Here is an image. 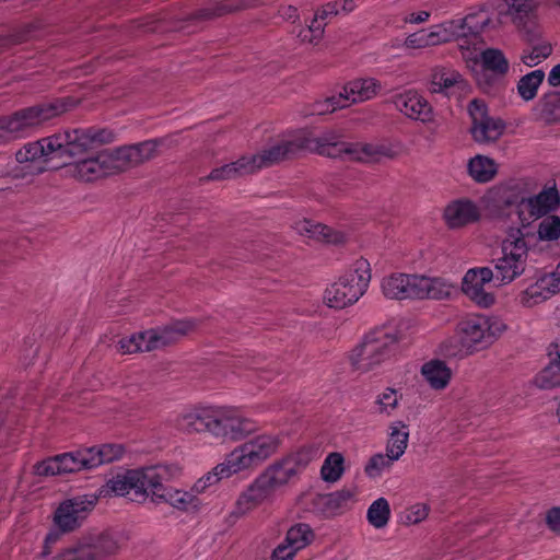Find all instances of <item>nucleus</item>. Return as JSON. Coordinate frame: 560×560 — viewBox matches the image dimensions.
I'll return each mask as SVG.
<instances>
[{
	"instance_id": "nucleus-39",
	"label": "nucleus",
	"mask_w": 560,
	"mask_h": 560,
	"mask_svg": "<svg viewBox=\"0 0 560 560\" xmlns=\"http://www.w3.org/2000/svg\"><path fill=\"white\" fill-rule=\"evenodd\" d=\"M468 173L476 182L487 183L493 178L497 168L493 160L477 155L469 160Z\"/></svg>"
},
{
	"instance_id": "nucleus-1",
	"label": "nucleus",
	"mask_w": 560,
	"mask_h": 560,
	"mask_svg": "<svg viewBox=\"0 0 560 560\" xmlns=\"http://www.w3.org/2000/svg\"><path fill=\"white\" fill-rule=\"evenodd\" d=\"M179 474L180 468L177 465L159 464L118 474L106 486L116 495L127 497L133 502L142 503L150 498L156 504L168 503L180 512H197L201 506L198 494L218 480L202 478L189 491L165 486Z\"/></svg>"
},
{
	"instance_id": "nucleus-60",
	"label": "nucleus",
	"mask_w": 560,
	"mask_h": 560,
	"mask_svg": "<svg viewBox=\"0 0 560 560\" xmlns=\"http://www.w3.org/2000/svg\"><path fill=\"white\" fill-rule=\"evenodd\" d=\"M547 81L552 88L560 86V63L552 67L548 74Z\"/></svg>"
},
{
	"instance_id": "nucleus-12",
	"label": "nucleus",
	"mask_w": 560,
	"mask_h": 560,
	"mask_svg": "<svg viewBox=\"0 0 560 560\" xmlns=\"http://www.w3.org/2000/svg\"><path fill=\"white\" fill-rule=\"evenodd\" d=\"M327 154L332 158H341L348 161L363 163L377 162L382 158H394L396 151L386 142L377 143H334L327 148Z\"/></svg>"
},
{
	"instance_id": "nucleus-27",
	"label": "nucleus",
	"mask_w": 560,
	"mask_h": 560,
	"mask_svg": "<svg viewBox=\"0 0 560 560\" xmlns=\"http://www.w3.org/2000/svg\"><path fill=\"white\" fill-rule=\"evenodd\" d=\"M479 217L480 213L475 202L466 199L453 201L444 211L446 223L452 229L474 223Z\"/></svg>"
},
{
	"instance_id": "nucleus-59",
	"label": "nucleus",
	"mask_w": 560,
	"mask_h": 560,
	"mask_svg": "<svg viewBox=\"0 0 560 560\" xmlns=\"http://www.w3.org/2000/svg\"><path fill=\"white\" fill-rule=\"evenodd\" d=\"M324 27L325 23L324 20H322L317 14H315V18L311 22V24L307 26V28L312 30L313 32V38H317L318 40L322 39L324 34Z\"/></svg>"
},
{
	"instance_id": "nucleus-17",
	"label": "nucleus",
	"mask_w": 560,
	"mask_h": 560,
	"mask_svg": "<svg viewBox=\"0 0 560 560\" xmlns=\"http://www.w3.org/2000/svg\"><path fill=\"white\" fill-rule=\"evenodd\" d=\"M493 277V270L489 267L469 269L463 278V292L477 305L489 307L494 303V295L485 291V284Z\"/></svg>"
},
{
	"instance_id": "nucleus-18",
	"label": "nucleus",
	"mask_w": 560,
	"mask_h": 560,
	"mask_svg": "<svg viewBox=\"0 0 560 560\" xmlns=\"http://www.w3.org/2000/svg\"><path fill=\"white\" fill-rule=\"evenodd\" d=\"M306 143L302 139L280 140L269 148L261 150L258 154L248 156L256 172L264 167L272 166L281 161L293 158L299 151L303 150Z\"/></svg>"
},
{
	"instance_id": "nucleus-16",
	"label": "nucleus",
	"mask_w": 560,
	"mask_h": 560,
	"mask_svg": "<svg viewBox=\"0 0 560 560\" xmlns=\"http://www.w3.org/2000/svg\"><path fill=\"white\" fill-rule=\"evenodd\" d=\"M559 201V192L556 187L542 189L538 195L529 198H522L516 203L522 224L529 225L530 222L545 217L558 206Z\"/></svg>"
},
{
	"instance_id": "nucleus-25",
	"label": "nucleus",
	"mask_w": 560,
	"mask_h": 560,
	"mask_svg": "<svg viewBox=\"0 0 560 560\" xmlns=\"http://www.w3.org/2000/svg\"><path fill=\"white\" fill-rule=\"evenodd\" d=\"M534 0H505L498 1V12L500 16H511L517 27L530 31L534 24Z\"/></svg>"
},
{
	"instance_id": "nucleus-35",
	"label": "nucleus",
	"mask_w": 560,
	"mask_h": 560,
	"mask_svg": "<svg viewBox=\"0 0 560 560\" xmlns=\"http://www.w3.org/2000/svg\"><path fill=\"white\" fill-rule=\"evenodd\" d=\"M537 118L547 125L560 122V91L545 93L536 104Z\"/></svg>"
},
{
	"instance_id": "nucleus-48",
	"label": "nucleus",
	"mask_w": 560,
	"mask_h": 560,
	"mask_svg": "<svg viewBox=\"0 0 560 560\" xmlns=\"http://www.w3.org/2000/svg\"><path fill=\"white\" fill-rule=\"evenodd\" d=\"M395 460L397 459L392 458V455L387 452L386 454H375L366 463L364 471L370 478H377L385 469H388Z\"/></svg>"
},
{
	"instance_id": "nucleus-58",
	"label": "nucleus",
	"mask_w": 560,
	"mask_h": 560,
	"mask_svg": "<svg viewBox=\"0 0 560 560\" xmlns=\"http://www.w3.org/2000/svg\"><path fill=\"white\" fill-rule=\"evenodd\" d=\"M339 1L328 2L322 7L320 10L316 12V14L322 19L325 20L326 18L330 15H336L339 13Z\"/></svg>"
},
{
	"instance_id": "nucleus-11",
	"label": "nucleus",
	"mask_w": 560,
	"mask_h": 560,
	"mask_svg": "<svg viewBox=\"0 0 560 560\" xmlns=\"http://www.w3.org/2000/svg\"><path fill=\"white\" fill-rule=\"evenodd\" d=\"M499 326L483 315H469L457 324V334L462 346L469 351H478L490 346Z\"/></svg>"
},
{
	"instance_id": "nucleus-56",
	"label": "nucleus",
	"mask_w": 560,
	"mask_h": 560,
	"mask_svg": "<svg viewBox=\"0 0 560 560\" xmlns=\"http://www.w3.org/2000/svg\"><path fill=\"white\" fill-rule=\"evenodd\" d=\"M296 551L282 541L272 552V560H292Z\"/></svg>"
},
{
	"instance_id": "nucleus-19",
	"label": "nucleus",
	"mask_w": 560,
	"mask_h": 560,
	"mask_svg": "<svg viewBox=\"0 0 560 560\" xmlns=\"http://www.w3.org/2000/svg\"><path fill=\"white\" fill-rule=\"evenodd\" d=\"M107 158V150L98 152L95 156H90L75 161L67 166V172L78 180L94 182L112 175Z\"/></svg>"
},
{
	"instance_id": "nucleus-2",
	"label": "nucleus",
	"mask_w": 560,
	"mask_h": 560,
	"mask_svg": "<svg viewBox=\"0 0 560 560\" xmlns=\"http://www.w3.org/2000/svg\"><path fill=\"white\" fill-rule=\"evenodd\" d=\"M312 460V452L300 450L270 464L241 493L235 514L243 516L259 505L270 502L278 489L287 486Z\"/></svg>"
},
{
	"instance_id": "nucleus-21",
	"label": "nucleus",
	"mask_w": 560,
	"mask_h": 560,
	"mask_svg": "<svg viewBox=\"0 0 560 560\" xmlns=\"http://www.w3.org/2000/svg\"><path fill=\"white\" fill-rule=\"evenodd\" d=\"M459 38L477 37L486 28H494L503 21L500 13H491L488 8L469 13L462 20H453Z\"/></svg>"
},
{
	"instance_id": "nucleus-44",
	"label": "nucleus",
	"mask_w": 560,
	"mask_h": 560,
	"mask_svg": "<svg viewBox=\"0 0 560 560\" xmlns=\"http://www.w3.org/2000/svg\"><path fill=\"white\" fill-rule=\"evenodd\" d=\"M313 537L312 530L306 524H296L292 526L285 535L284 542L296 552L305 548Z\"/></svg>"
},
{
	"instance_id": "nucleus-14",
	"label": "nucleus",
	"mask_w": 560,
	"mask_h": 560,
	"mask_svg": "<svg viewBox=\"0 0 560 560\" xmlns=\"http://www.w3.org/2000/svg\"><path fill=\"white\" fill-rule=\"evenodd\" d=\"M160 143L161 140L152 139L136 144L120 147L114 151H107V158L110 160L109 168L112 175L125 172L128 168L135 167L152 159Z\"/></svg>"
},
{
	"instance_id": "nucleus-61",
	"label": "nucleus",
	"mask_w": 560,
	"mask_h": 560,
	"mask_svg": "<svg viewBox=\"0 0 560 560\" xmlns=\"http://www.w3.org/2000/svg\"><path fill=\"white\" fill-rule=\"evenodd\" d=\"M281 16L285 20L294 22L298 18V9L295 7L289 5L281 9Z\"/></svg>"
},
{
	"instance_id": "nucleus-23",
	"label": "nucleus",
	"mask_w": 560,
	"mask_h": 560,
	"mask_svg": "<svg viewBox=\"0 0 560 560\" xmlns=\"http://www.w3.org/2000/svg\"><path fill=\"white\" fill-rule=\"evenodd\" d=\"M469 85L464 77L454 69H435L431 77L430 91L432 93H443L446 96L463 95L467 93Z\"/></svg>"
},
{
	"instance_id": "nucleus-54",
	"label": "nucleus",
	"mask_w": 560,
	"mask_h": 560,
	"mask_svg": "<svg viewBox=\"0 0 560 560\" xmlns=\"http://www.w3.org/2000/svg\"><path fill=\"white\" fill-rule=\"evenodd\" d=\"M354 492L351 489H341L328 494V504L334 508L345 506L352 498Z\"/></svg>"
},
{
	"instance_id": "nucleus-10",
	"label": "nucleus",
	"mask_w": 560,
	"mask_h": 560,
	"mask_svg": "<svg viewBox=\"0 0 560 560\" xmlns=\"http://www.w3.org/2000/svg\"><path fill=\"white\" fill-rule=\"evenodd\" d=\"M93 506V501L82 498L66 500L59 504L54 513L56 530H50L45 538V548L59 539V534L71 533L79 528L88 517Z\"/></svg>"
},
{
	"instance_id": "nucleus-9",
	"label": "nucleus",
	"mask_w": 560,
	"mask_h": 560,
	"mask_svg": "<svg viewBox=\"0 0 560 560\" xmlns=\"http://www.w3.org/2000/svg\"><path fill=\"white\" fill-rule=\"evenodd\" d=\"M528 247L523 236L509 237L502 243V256L493 260L494 280L510 283L525 272Z\"/></svg>"
},
{
	"instance_id": "nucleus-24",
	"label": "nucleus",
	"mask_w": 560,
	"mask_h": 560,
	"mask_svg": "<svg viewBox=\"0 0 560 560\" xmlns=\"http://www.w3.org/2000/svg\"><path fill=\"white\" fill-rule=\"evenodd\" d=\"M417 275L393 273L382 281V291L387 299H416Z\"/></svg>"
},
{
	"instance_id": "nucleus-36",
	"label": "nucleus",
	"mask_w": 560,
	"mask_h": 560,
	"mask_svg": "<svg viewBox=\"0 0 560 560\" xmlns=\"http://www.w3.org/2000/svg\"><path fill=\"white\" fill-rule=\"evenodd\" d=\"M254 173L249 158L244 155L237 161L213 168L207 180H228Z\"/></svg>"
},
{
	"instance_id": "nucleus-43",
	"label": "nucleus",
	"mask_w": 560,
	"mask_h": 560,
	"mask_svg": "<svg viewBox=\"0 0 560 560\" xmlns=\"http://www.w3.org/2000/svg\"><path fill=\"white\" fill-rule=\"evenodd\" d=\"M390 516V508L385 498H378L368 509L366 517L375 528H383L387 525Z\"/></svg>"
},
{
	"instance_id": "nucleus-31",
	"label": "nucleus",
	"mask_w": 560,
	"mask_h": 560,
	"mask_svg": "<svg viewBox=\"0 0 560 560\" xmlns=\"http://www.w3.org/2000/svg\"><path fill=\"white\" fill-rule=\"evenodd\" d=\"M453 287L441 278L417 276L416 299L443 300L450 296Z\"/></svg>"
},
{
	"instance_id": "nucleus-37",
	"label": "nucleus",
	"mask_w": 560,
	"mask_h": 560,
	"mask_svg": "<svg viewBox=\"0 0 560 560\" xmlns=\"http://www.w3.org/2000/svg\"><path fill=\"white\" fill-rule=\"evenodd\" d=\"M89 460L91 469L103 464L112 463L120 459L124 447L119 444H103L101 446L88 447Z\"/></svg>"
},
{
	"instance_id": "nucleus-57",
	"label": "nucleus",
	"mask_w": 560,
	"mask_h": 560,
	"mask_svg": "<svg viewBox=\"0 0 560 560\" xmlns=\"http://www.w3.org/2000/svg\"><path fill=\"white\" fill-rule=\"evenodd\" d=\"M546 521L551 530L560 534V508L549 510Z\"/></svg>"
},
{
	"instance_id": "nucleus-52",
	"label": "nucleus",
	"mask_w": 560,
	"mask_h": 560,
	"mask_svg": "<svg viewBox=\"0 0 560 560\" xmlns=\"http://www.w3.org/2000/svg\"><path fill=\"white\" fill-rule=\"evenodd\" d=\"M35 472L38 476L62 475L61 465L58 456L47 458L35 465Z\"/></svg>"
},
{
	"instance_id": "nucleus-63",
	"label": "nucleus",
	"mask_w": 560,
	"mask_h": 560,
	"mask_svg": "<svg viewBox=\"0 0 560 560\" xmlns=\"http://www.w3.org/2000/svg\"><path fill=\"white\" fill-rule=\"evenodd\" d=\"M429 16H430L429 12H427V11H420V12H418V13H411V14L408 16L407 21H408L409 23H417V24H418V23H423V22H425V21L429 19Z\"/></svg>"
},
{
	"instance_id": "nucleus-41",
	"label": "nucleus",
	"mask_w": 560,
	"mask_h": 560,
	"mask_svg": "<svg viewBox=\"0 0 560 560\" xmlns=\"http://www.w3.org/2000/svg\"><path fill=\"white\" fill-rule=\"evenodd\" d=\"M63 474L91 469L88 448L57 455Z\"/></svg>"
},
{
	"instance_id": "nucleus-20",
	"label": "nucleus",
	"mask_w": 560,
	"mask_h": 560,
	"mask_svg": "<svg viewBox=\"0 0 560 560\" xmlns=\"http://www.w3.org/2000/svg\"><path fill=\"white\" fill-rule=\"evenodd\" d=\"M560 292V277L553 270L539 277L518 295V301L524 307L538 305Z\"/></svg>"
},
{
	"instance_id": "nucleus-28",
	"label": "nucleus",
	"mask_w": 560,
	"mask_h": 560,
	"mask_svg": "<svg viewBox=\"0 0 560 560\" xmlns=\"http://www.w3.org/2000/svg\"><path fill=\"white\" fill-rule=\"evenodd\" d=\"M214 409L195 410L182 415L177 420V427L185 433L208 432L212 435Z\"/></svg>"
},
{
	"instance_id": "nucleus-26",
	"label": "nucleus",
	"mask_w": 560,
	"mask_h": 560,
	"mask_svg": "<svg viewBox=\"0 0 560 560\" xmlns=\"http://www.w3.org/2000/svg\"><path fill=\"white\" fill-rule=\"evenodd\" d=\"M259 0H209L198 11L186 15L184 19L206 20L255 5Z\"/></svg>"
},
{
	"instance_id": "nucleus-15",
	"label": "nucleus",
	"mask_w": 560,
	"mask_h": 560,
	"mask_svg": "<svg viewBox=\"0 0 560 560\" xmlns=\"http://www.w3.org/2000/svg\"><path fill=\"white\" fill-rule=\"evenodd\" d=\"M212 436L223 440L238 441L255 430L252 421L243 417L236 409H214Z\"/></svg>"
},
{
	"instance_id": "nucleus-64",
	"label": "nucleus",
	"mask_w": 560,
	"mask_h": 560,
	"mask_svg": "<svg viewBox=\"0 0 560 560\" xmlns=\"http://www.w3.org/2000/svg\"><path fill=\"white\" fill-rule=\"evenodd\" d=\"M412 514L415 515L412 522H415V523L420 522L427 517L428 509L425 505L416 506L415 510L412 511Z\"/></svg>"
},
{
	"instance_id": "nucleus-34",
	"label": "nucleus",
	"mask_w": 560,
	"mask_h": 560,
	"mask_svg": "<svg viewBox=\"0 0 560 560\" xmlns=\"http://www.w3.org/2000/svg\"><path fill=\"white\" fill-rule=\"evenodd\" d=\"M421 373L430 387L436 390L444 389L452 377V371L447 364L438 359L424 363Z\"/></svg>"
},
{
	"instance_id": "nucleus-29",
	"label": "nucleus",
	"mask_w": 560,
	"mask_h": 560,
	"mask_svg": "<svg viewBox=\"0 0 560 560\" xmlns=\"http://www.w3.org/2000/svg\"><path fill=\"white\" fill-rule=\"evenodd\" d=\"M40 159L45 161L57 159L54 142L50 143V136L28 142L15 153V161L20 164Z\"/></svg>"
},
{
	"instance_id": "nucleus-38",
	"label": "nucleus",
	"mask_w": 560,
	"mask_h": 560,
	"mask_svg": "<svg viewBox=\"0 0 560 560\" xmlns=\"http://www.w3.org/2000/svg\"><path fill=\"white\" fill-rule=\"evenodd\" d=\"M408 439L409 431L405 423L397 421L390 425V433L386 446V452L392 455V458H400L407 448Z\"/></svg>"
},
{
	"instance_id": "nucleus-32",
	"label": "nucleus",
	"mask_w": 560,
	"mask_h": 560,
	"mask_svg": "<svg viewBox=\"0 0 560 560\" xmlns=\"http://www.w3.org/2000/svg\"><path fill=\"white\" fill-rule=\"evenodd\" d=\"M39 25L37 23L24 24L0 34V55L11 50L14 46L38 37Z\"/></svg>"
},
{
	"instance_id": "nucleus-62",
	"label": "nucleus",
	"mask_w": 560,
	"mask_h": 560,
	"mask_svg": "<svg viewBox=\"0 0 560 560\" xmlns=\"http://www.w3.org/2000/svg\"><path fill=\"white\" fill-rule=\"evenodd\" d=\"M313 32L310 28H303L299 33V38L303 43H311V44H317L319 40L317 38H313Z\"/></svg>"
},
{
	"instance_id": "nucleus-33",
	"label": "nucleus",
	"mask_w": 560,
	"mask_h": 560,
	"mask_svg": "<svg viewBox=\"0 0 560 560\" xmlns=\"http://www.w3.org/2000/svg\"><path fill=\"white\" fill-rule=\"evenodd\" d=\"M380 84L376 80L357 79L349 82L345 88L343 96H347L348 106L352 103L364 102L376 95Z\"/></svg>"
},
{
	"instance_id": "nucleus-42",
	"label": "nucleus",
	"mask_w": 560,
	"mask_h": 560,
	"mask_svg": "<svg viewBox=\"0 0 560 560\" xmlns=\"http://www.w3.org/2000/svg\"><path fill=\"white\" fill-rule=\"evenodd\" d=\"M427 36L430 46L459 39L454 21H446L433 26L430 32H427Z\"/></svg>"
},
{
	"instance_id": "nucleus-6",
	"label": "nucleus",
	"mask_w": 560,
	"mask_h": 560,
	"mask_svg": "<svg viewBox=\"0 0 560 560\" xmlns=\"http://www.w3.org/2000/svg\"><path fill=\"white\" fill-rule=\"evenodd\" d=\"M370 281V262L360 258L338 281L325 290L324 299L329 307L343 308L355 303L365 293Z\"/></svg>"
},
{
	"instance_id": "nucleus-30",
	"label": "nucleus",
	"mask_w": 560,
	"mask_h": 560,
	"mask_svg": "<svg viewBox=\"0 0 560 560\" xmlns=\"http://www.w3.org/2000/svg\"><path fill=\"white\" fill-rule=\"evenodd\" d=\"M294 229L299 234L316 241L340 244L346 240V235L342 232L335 231L327 225L315 223L311 220L296 222Z\"/></svg>"
},
{
	"instance_id": "nucleus-55",
	"label": "nucleus",
	"mask_w": 560,
	"mask_h": 560,
	"mask_svg": "<svg viewBox=\"0 0 560 560\" xmlns=\"http://www.w3.org/2000/svg\"><path fill=\"white\" fill-rule=\"evenodd\" d=\"M405 46L407 48L420 49L430 47L427 36V31H419L413 34H410L406 40Z\"/></svg>"
},
{
	"instance_id": "nucleus-13",
	"label": "nucleus",
	"mask_w": 560,
	"mask_h": 560,
	"mask_svg": "<svg viewBox=\"0 0 560 560\" xmlns=\"http://www.w3.org/2000/svg\"><path fill=\"white\" fill-rule=\"evenodd\" d=\"M468 113L471 118L470 133L476 142L490 143L502 136L505 129L504 121L489 116L483 101L477 98L470 101Z\"/></svg>"
},
{
	"instance_id": "nucleus-45",
	"label": "nucleus",
	"mask_w": 560,
	"mask_h": 560,
	"mask_svg": "<svg viewBox=\"0 0 560 560\" xmlns=\"http://www.w3.org/2000/svg\"><path fill=\"white\" fill-rule=\"evenodd\" d=\"M343 474V456L340 453H330L320 468V476L327 482H336Z\"/></svg>"
},
{
	"instance_id": "nucleus-49",
	"label": "nucleus",
	"mask_w": 560,
	"mask_h": 560,
	"mask_svg": "<svg viewBox=\"0 0 560 560\" xmlns=\"http://www.w3.org/2000/svg\"><path fill=\"white\" fill-rule=\"evenodd\" d=\"M551 52V45L547 42H544L533 46L528 51L525 50L522 55V61L528 67H535L548 58Z\"/></svg>"
},
{
	"instance_id": "nucleus-47",
	"label": "nucleus",
	"mask_w": 560,
	"mask_h": 560,
	"mask_svg": "<svg viewBox=\"0 0 560 560\" xmlns=\"http://www.w3.org/2000/svg\"><path fill=\"white\" fill-rule=\"evenodd\" d=\"M348 106L347 96H343L342 93L339 95H334L327 97L324 101L315 102L311 105L310 109H307L305 115H325L327 113H332L337 108H345Z\"/></svg>"
},
{
	"instance_id": "nucleus-53",
	"label": "nucleus",
	"mask_w": 560,
	"mask_h": 560,
	"mask_svg": "<svg viewBox=\"0 0 560 560\" xmlns=\"http://www.w3.org/2000/svg\"><path fill=\"white\" fill-rule=\"evenodd\" d=\"M376 404L378 405L381 412L390 413L398 404L397 392L392 388H387L378 396Z\"/></svg>"
},
{
	"instance_id": "nucleus-22",
	"label": "nucleus",
	"mask_w": 560,
	"mask_h": 560,
	"mask_svg": "<svg viewBox=\"0 0 560 560\" xmlns=\"http://www.w3.org/2000/svg\"><path fill=\"white\" fill-rule=\"evenodd\" d=\"M393 103L397 110L407 117L422 122L433 119L432 107L429 102L417 91H405L393 96Z\"/></svg>"
},
{
	"instance_id": "nucleus-8",
	"label": "nucleus",
	"mask_w": 560,
	"mask_h": 560,
	"mask_svg": "<svg viewBox=\"0 0 560 560\" xmlns=\"http://www.w3.org/2000/svg\"><path fill=\"white\" fill-rule=\"evenodd\" d=\"M194 329L190 320H177L161 329H150L122 338L118 342V349L124 354L153 351L174 343L178 338Z\"/></svg>"
},
{
	"instance_id": "nucleus-46",
	"label": "nucleus",
	"mask_w": 560,
	"mask_h": 560,
	"mask_svg": "<svg viewBox=\"0 0 560 560\" xmlns=\"http://www.w3.org/2000/svg\"><path fill=\"white\" fill-rule=\"evenodd\" d=\"M482 66L495 74L503 75L509 70V62L504 55L498 49H486L481 55Z\"/></svg>"
},
{
	"instance_id": "nucleus-3",
	"label": "nucleus",
	"mask_w": 560,
	"mask_h": 560,
	"mask_svg": "<svg viewBox=\"0 0 560 560\" xmlns=\"http://www.w3.org/2000/svg\"><path fill=\"white\" fill-rule=\"evenodd\" d=\"M70 104V100L60 98L25 107L0 117V144L4 145L28 137L44 122L66 113Z\"/></svg>"
},
{
	"instance_id": "nucleus-50",
	"label": "nucleus",
	"mask_w": 560,
	"mask_h": 560,
	"mask_svg": "<svg viewBox=\"0 0 560 560\" xmlns=\"http://www.w3.org/2000/svg\"><path fill=\"white\" fill-rule=\"evenodd\" d=\"M537 234L541 241H557L560 237V218L550 215L542 219L538 225Z\"/></svg>"
},
{
	"instance_id": "nucleus-4",
	"label": "nucleus",
	"mask_w": 560,
	"mask_h": 560,
	"mask_svg": "<svg viewBox=\"0 0 560 560\" xmlns=\"http://www.w3.org/2000/svg\"><path fill=\"white\" fill-rule=\"evenodd\" d=\"M281 440L278 435L261 434L255 436L233 450L226 459L219 464L207 480H220L245 469L255 468L277 453Z\"/></svg>"
},
{
	"instance_id": "nucleus-7",
	"label": "nucleus",
	"mask_w": 560,
	"mask_h": 560,
	"mask_svg": "<svg viewBox=\"0 0 560 560\" xmlns=\"http://www.w3.org/2000/svg\"><path fill=\"white\" fill-rule=\"evenodd\" d=\"M114 132L109 129L74 128L65 129L50 136L54 142L56 158H74L94 149L97 145L114 141Z\"/></svg>"
},
{
	"instance_id": "nucleus-40",
	"label": "nucleus",
	"mask_w": 560,
	"mask_h": 560,
	"mask_svg": "<svg viewBox=\"0 0 560 560\" xmlns=\"http://www.w3.org/2000/svg\"><path fill=\"white\" fill-rule=\"evenodd\" d=\"M544 79L545 72L541 69L534 70L523 75L517 82L520 96L526 102L534 100Z\"/></svg>"
},
{
	"instance_id": "nucleus-51",
	"label": "nucleus",
	"mask_w": 560,
	"mask_h": 560,
	"mask_svg": "<svg viewBox=\"0 0 560 560\" xmlns=\"http://www.w3.org/2000/svg\"><path fill=\"white\" fill-rule=\"evenodd\" d=\"M557 357L551 360L549 366L544 369L538 376V383L540 387L550 388L560 383V377H553V370H560V346L556 345Z\"/></svg>"
},
{
	"instance_id": "nucleus-5",
	"label": "nucleus",
	"mask_w": 560,
	"mask_h": 560,
	"mask_svg": "<svg viewBox=\"0 0 560 560\" xmlns=\"http://www.w3.org/2000/svg\"><path fill=\"white\" fill-rule=\"evenodd\" d=\"M398 337L393 328H376L366 334L350 354L354 371L368 373L376 370L397 350Z\"/></svg>"
}]
</instances>
